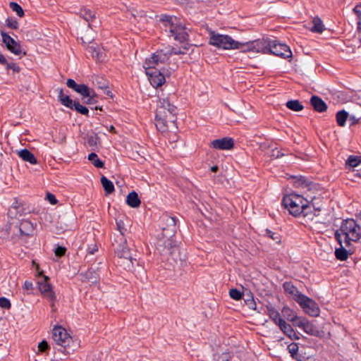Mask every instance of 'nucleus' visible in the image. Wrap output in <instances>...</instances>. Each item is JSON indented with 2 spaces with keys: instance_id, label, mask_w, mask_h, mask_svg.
Returning <instances> with one entry per match:
<instances>
[{
  "instance_id": "a211bd4d",
  "label": "nucleus",
  "mask_w": 361,
  "mask_h": 361,
  "mask_svg": "<svg viewBox=\"0 0 361 361\" xmlns=\"http://www.w3.org/2000/svg\"><path fill=\"white\" fill-rule=\"evenodd\" d=\"M295 326L300 328L305 333L311 336H318L319 333L317 328L305 317H301L296 323Z\"/></svg>"
},
{
  "instance_id": "e2e57ef3",
  "label": "nucleus",
  "mask_w": 361,
  "mask_h": 361,
  "mask_svg": "<svg viewBox=\"0 0 361 361\" xmlns=\"http://www.w3.org/2000/svg\"><path fill=\"white\" fill-rule=\"evenodd\" d=\"M297 185L301 186L302 188L307 186V185L305 183V181H302L301 180H299V181L297 183Z\"/></svg>"
},
{
  "instance_id": "5fc2aeb1",
  "label": "nucleus",
  "mask_w": 361,
  "mask_h": 361,
  "mask_svg": "<svg viewBox=\"0 0 361 361\" xmlns=\"http://www.w3.org/2000/svg\"><path fill=\"white\" fill-rule=\"evenodd\" d=\"M46 199L51 204H56L57 203V200L55 197L54 195L50 193V192H48L47 194V197Z\"/></svg>"
},
{
  "instance_id": "6ab92c4d",
  "label": "nucleus",
  "mask_w": 361,
  "mask_h": 361,
  "mask_svg": "<svg viewBox=\"0 0 361 361\" xmlns=\"http://www.w3.org/2000/svg\"><path fill=\"white\" fill-rule=\"evenodd\" d=\"M283 286L286 293L288 294L289 297L292 298L297 302H298L301 300L302 297L305 295L302 294L298 290V288L290 282H285Z\"/></svg>"
},
{
  "instance_id": "cd10ccee",
  "label": "nucleus",
  "mask_w": 361,
  "mask_h": 361,
  "mask_svg": "<svg viewBox=\"0 0 361 361\" xmlns=\"http://www.w3.org/2000/svg\"><path fill=\"white\" fill-rule=\"evenodd\" d=\"M81 94L82 100L87 104H92L97 102V95L95 92H79Z\"/></svg>"
},
{
  "instance_id": "0e129e2a",
  "label": "nucleus",
  "mask_w": 361,
  "mask_h": 361,
  "mask_svg": "<svg viewBox=\"0 0 361 361\" xmlns=\"http://www.w3.org/2000/svg\"><path fill=\"white\" fill-rule=\"evenodd\" d=\"M218 166H213L211 167V171L212 172H216L218 171Z\"/></svg>"
},
{
  "instance_id": "680f3d73",
  "label": "nucleus",
  "mask_w": 361,
  "mask_h": 361,
  "mask_svg": "<svg viewBox=\"0 0 361 361\" xmlns=\"http://www.w3.org/2000/svg\"><path fill=\"white\" fill-rule=\"evenodd\" d=\"M7 59H6V57L4 56V55H3L1 52H0V64L1 65H5V64H7Z\"/></svg>"
},
{
  "instance_id": "2f4dec72",
  "label": "nucleus",
  "mask_w": 361,
  "mask_h": 361,
  "mask_svg": "<svg viewBox=\"0 0 361 361\" xmlns=\"http://www.w3.org/2000/svg\"><path fill=\"white\" fill-rule=\"evenodd\" d=\"M345 246L344 244L343 245H341L340 248H336L335 250V255L336 257L341 261L346 260L348 259V255L351 254V252L348 251L345 249Z\"/></svg>"
},
{
  "instance_id": "ea45409f",
  "label": "nucleus",
  "mask_w": 361,
  "mask_h": 361,
  "mask_svg": "<svg viewBox=\"0 0 361 361\" xmlns=\"http://www.w3.org/2000/svg\"><path fill=\"white\" fill-rule=\"evenodd\" d=\"M9 6L13 12L16 13L18 17L22 18L24 16V11L18 4L16 2H11L9 4Z\"/></svg>"
},
{
  "instance_id": "72a5a7b5",
  "label": "nucleus",
  "mask_w": 361,
  "mask_h": 361,
  "mask_svg": "<svg viewBox=\"0 0 361 361\" xmlns=\"http://www.w3.org/2000/svg\"><path fill=\"white\" fill-rule=\"evenodd\" d=\"M348 113L345 110L339 111L336 114V119L337 124L340 127H343L345 125V122L348 118Z\"/></svg>"
},
{
  "instance_id": "de8ad7c7",
  "label": "nucleus",
  "mask_w": 361,
  "mask_h": 361,
  "mask_svg": "<svg viewBox=\"0 0 361 361\" xmlns=\"http://www.w3.org/2000/svg\"><path fill=\"white\" fill-rule=\"evenodd\" d=\"M229 295L232 299L235 300H240L242 297L241 293L238 290L234 288L230 290Z\"/></svg>"
},
{
  "instance_id": "f257e3e1",
  "label": "nucleus",
  "mask_w": 361,
  "mask_h": 361,
  "mask_svg": "<svg viewBox=\"0 0 361 361\" xmlns=\"http://www.w3.org/2000/svg\"><path fill=\"white\" fill-rule=\"evenodd\" d=\"M157 97L155 126L159 131L164 133L176 128V107L171 103L169 93L158 92Z\"/></svg>"
},
{
  "instance_id": "423d86ee",
  "label": "nucleus",
  "mask_w": 361,
  "mask_h": 361,
  "mask_svg": "<svg viewBox=\"0 0 361 361\" xmlns=\"http://www.w3.org/2000/svg\"><path fill=\"white\" fill-rule=\"evenodd\" d=\"M283 204L288 209L290 214L295 216H300L301 212L307 204V201L301 195L291 193L283 198Z\"/></svg>"
},
{
  "instance_id": "f3484780",
  "label": "nucleus",
  "mask_w": 361,
  "mask_h": 361,
  "mask_svg": "<svg viewBox=\"0 0 361 361\" xmlns=\"http://www.w3.org/2000/svg\"><path fill=\"white\" fill-rule=\"evenodd\" d=\"M77 13L87 23L90 29L93 30L98 26L94 23L96 20L95 13L90 9L85 7L80 8Z\"/></svg>"
},
{
  "instance_id": "f03ea898",
  "label": "nucleus",
  "mask_w": 361,
  "mask_h": 361,
  "mask_svg": "<svg viewBox=\"0 0 361 361\" xmlns=\"http://www.w3.org/2000/svg\"><path fill=\"white\" fill-rule=\"evenodd\" d=\"M161 29L169 37L184 43L188 41L189 30L174 16L161 15L159 19Z\"/></svg>"
},
{
  "instance_id": "e433bc0d",
  "label": "nucleus",
  "mask_w": 361,
  "mask_h": 361,
  "mask_svg": "<svg viewBox=\"0 0 361 361\" xmlns=\"http://www.w3.org/2000/svg\"><path fill=\"white\" fill-rule=\"evenodd\" d=\"M288 352L290 353V355L297 360L298 361H302V357L300 355H298V345L295 343H290L288 346Z\"/></svg>"
},
{
  "instance_id": "09e8293b",
  "label": "nucleus",
  "mask_w": 361,
  "mask_h": 361,
  "mask_svg": "<svg viewBox=\"0 0 361 361\" xmlns=\"http://www.w3.org/2000/svg\"><path fill=\"white\" fill-rule=\"evenodd\" d=\"M7 70H12L14 73H19L20 71V67L16 63H8L4 65Z\"/></svg>"
},
{
  "instance_id": "79ce46f5",
  "label": "nucleus",
  "mask_w": 361,
  "mask_h": 361,
  "mask_svg": "<svg viewBox=\"0 0 361 361\" xmlns=\"http://www.w3.org/2000/svg\"><path fill=\"white\" fill-rule=\"evenodd\" d=\"M353 11L357 17V31L361 32V4L356 5L353 8Z\"/></svg>"
},
{
  "instance_id": "2eb2a0df",
  "label": "nucleus",
  "mask_w": 361,
  "mask_h": 361,
  "mask_svg": "<svg viewBox=\"0 0 361 361\" xmlns=\"http://www.w3.org/2000/svg\"><path fill=\"white\" fill-rule=\"evenodd\" d=\"M145 71L149 83L154 88L157 89L165 82L164 74L157 68H149Z\"/></svg>"
},
{
  "instance_id": "9d476101",
  "label": "nucleus",
  "mask_w": 361,
  "mask_h": 361,
  "mask_svg": "<svg viewBox=\"0 0 361 361\" xmlns=\"http://www.w3.org/2000/svg\"><path fill=\"white\" fill-rule=\"evenodd\" d=\"M269 54L287 59L292 57V51L286 44L281 43L278 40L271 39Z\"/></svg>"
},
{
  "instance_id": "a878e982",
  "label": "nucleus",
  "mask_w": 361,
  "mask_h": 361,
  "mask_svg": "<svg viewBox=\"0 0 361 361\" xmlns=\"http://www.w3.org/2000/svg\"><path fill=\"white\" fill-rule=\"evenodd\" d=\"M92 82L97 89L105 90L110 87L109 82L103 76L94 77Z\"/></svg>"
},
{
  "instance_id": "9b49d317",
  "label": "nucleus",
  "mask_w": 361,
  "mask_h": 361,
  "mask_svg": "<svg viewBox=\"0 0 361 361\" xmlns=\"http://www.w3.org/2000/svg\"><path fill=\"white\" fill-rule=\"evenodd\" d=\"M52 338L56 345L66 348L71 343L72 338L67 331L62 326H55L52 331Z\"/></svg>"
},
{
  "instance_id": "f8f14e48",
  "label": "nucleus",
  "mask_w": 361,
  "mask_h": 361,
  "mask_svg": "<svg viewBox=\"0 0 361 361\" xmlns=\"http://www.w3.org/2000/svg\"><path fill=\"white\" fill-rule=\"evenodd\" d=\"M43 280L38 282L39 290L41 294L51 302L52 310H55L54 301L56 300V295L52 290L51 285L48 282L49 277L43 276Z\"/></svg>"
},
{
  "instance_id": "c03bdc74",
  "label": "nucleus",
  "mask_w": 361,
  "mask_h": 361,
  "mask_svg": "<svg viewBox=\"0 0 361 361\" xmlns=\"http://www.w3.org/2000/svg\"><path fill=\"white\" fill-rule=\"evenodd\" d=\"M73 109L82 115H87L89 112L88 109L85 106L80 105L77 102H74Z\"/></svg>"
},
{
  "instance_id": "58836bf2",
  "label": "nucleus",
  "mask_w": 361,
  "mask_h": 361,
  "mask_svg": "<svg viewBox=\"0 0 361 361\" xmlns=\"http://www.w3.org/2000/svg\"><path fill=\"white\" fill-rule=\"evenodd\" d=\"M88 160L97 168H103L104 166V162L99 159L97 154L92 152L88 155Z\"/></svg>"
},
{
  "instance_id": "7c9ffc66",
  "label": "nucleus",
  "mask_w": 361,
  "mask_h": 361,
  "mask_svg": "<svg viewBox=\"0 0 361 361\" xmlns=\"http://www.w3.org/2000/svg\"><path fill=\"white\" fill-rule=\"evenodd\" d=\"M58 99L65 106H66L71 109H73V104H74L75 102H73L69 97V96L64 94L63 92H59V95H58Z\"/></svg>"
},
{
  "instance_id": "8fccbe9b",
  "label": "nucleus",
  "mask_w": 361,
  "mask_h": 361,
  "mask_svg": "<svg viewBox=\"0 0 361 361\" xmlns=\"http://www.w3.org/2000/svg\"><path fill=\"white\" fill-rule=\"evenodd\" d=\"M267 234L268 237L271 238L276 243H280L281 237L278 233L272 232L271 231H267Z\"/></svg>"
},
{
  "instance_id": "3c124183",
  "label": "nucleus",
  "mask_w": 361,
  "mask_h": 361,
  "mask_svg": "<svg viewBox=\"0 0 361 361\" xmlns=\"http://www.w3.org/2000/svg\"><path fill=\"white\" fill-rule=\"evenodd\" d=\"M11 302L9 300L6 298H0V307L5 309H9L11 307Z\"/></svg>"
},
{
  "instance_id": "6e6552de",
  "label": "nucleus",
  "mask_w": 361,
  "mask_h": 361,
  "mask_svg": "<svg viewBox=\"0 0 361 361\" xmlns=\"http://www.w3.org/2000/svg\"><path fill=\"white\" fill-rule=\"evenodd\" d=\"M271 39L262 38L254 41H249L241 44V51L243 52L269 54Z\"/></svg>"
},
{
  "instance_id": "c9c22d12",
  "label": "nucleus",
  "mask_w": 361,
  "mask_h": 361,
  "mask_svg": "<svg viewBox=\"0 0 361 361\" xmlns=\"http://www.w3.org/2000/svg\"><path fill=\"white\" fill-rule=\"evenodd\" d=\"M101 183L104 188V190L107 194H111L114 191V186L113 183L106 177L102 176L101 178Z\"/></svg>"
},
{
  "instance_id": "a19ab883",
  "label": "nucleus",
  "mask_w": 361,
  "mask_h": 361,
  "mask_svg": "<svg viewBox=\"0 0 361 361\" xmlns=\"http://www.w3.org/2000/svg\"><path fill=\"white\" fill-rule=\"evenodd\" d=\"M116 226L117 230L119 231L120 234L117 235L116 240H120V236L122 235L123 238H125V233L126 232L127 229L126 228V225L122 220L116 221Z\"/></svg>"
},
{
  "instance_id": "20e7f679",
  "label": "nucleus",
  "mask_w": 361,
  "mask_h": 361,
  "mask_svg": "<svg viewBox=\"0 0 361 361\" xmlns=\"http://www.w3.org/2000/svg\"><path fill=\"white\" fill-rule=\"evenodd\" d=\"M162 238L159 240V246H164L163 251L166 250L170 253V250L174 246L173 237L176 233V219L174 217L164 216L161 219Z\"/></svg>"
},
{
  "instance_id": "774afa93",
  "label": "nucleus",
  "mask_w": 361,
  "mask_h": 361,
  "mask_svg": "<svg viewBox=\"0 0 361 361\" xmlns=\"http://www.w3.org/2000/svg\"><path fill=\"white\" fill-rule=\"evenodd\" d=\"M360 44H361V38L360 39Z\"/></svg>"
},
{
  "instance_id": "1a4fd4ad",
  "label": "nucleus",
  "mask_w": 361,
  "mask_h": 361,
  "mask_svg": "<svg viewBox=\"0 0 361 361\" xmlns=\"http://www.w3.org/2000/svg\"><path fill=\"white\" fill-rule=\"evenodd\" d=\"M168 51L165 48L157 50L145 59L142 64L143 68H157L159 65L166 63L169 59Z\"/></svg>"
},
{
  "instance_id": "4c0bfd02",
  "label": "nucleus",
  "mask_w": 361,
  "mask_h": 361,
  "mask_svg": "<svg viewBox=\"0 0 361 361\" xmlns=\"http://www.w3.org/2000/svg\"><path fill=\"white\" fill-rule=\"evenodd\" d=\"M312 23H313V25L310 29L311 31H312L313 32H317V33H322L324 31V25L320 18H314Z\"/></svg>"
},
{
  "instance_id": "6e6d98bb",
  "label": "nucleus",
  "mask_w": 361,
  "mask_h": 361,
  "mask_svg": "<svg viewBox=\"0 0 361 361\" xmlns=\"http://www.w3.org/2000/svg\"><path fill=\"white\" fill-rule=\"evenodd\" d=\"M245 302L250 309L256 310V303L254 301V299L252 297H251L250 299L247 300Z\"/></svg>"
},
{
  "instance_id": "412c9836",
  "label": "nucleus",
  "mask_w": 361,
  "mask_h": 361,
  "mask_svg": "<svg viewBox=\"0 0 361 361\" xmlns=\"http://www.w3.org/2000/svg\"><path fill=\"white\" fill-rule=\"evenodd\" d=\"M310 104L314 110L319 113L325 112L327 110V105L320 97L314 95L310 99Z\"/></svg>"
},
{
  "instance_id": "473e14b6",
  "label": "nucleus",
  "mask_w": 361,
  "mask_h": 361,
  "mask_svg": "<svg viewBox=\"0 0 361 361\" xmlns=\"http://www.w3.org/2000/svg\"><path fill=\"white\" fill-rule=\"evenodd\" d=\"M286 106L290 110L293 111H300L304 109L302 103L298 99L289 100L286 103Z\"/></svg>"
},
{
  "instance_id": "5701e85b",
  "label": "nucleus",
  "mask_w": 361,
  "mask_h": 361,
  "mask_svg": "<svg viewBox=\"0 0 361 361\" xmlns=\"http://www.w3.org/2000/svg\"><path fill=\"white\" fill-rule=\"evenodd\" d=\"M18 155L26 162L31 164H37V160L35 155L27 149H23L17 152Z\"/></svg>"
},
{
  "instance_id": "13d9d810",
  "label": "nucleus",
  "mask_w": 361,
  "mask_h": 361,
  "mask_svg": "<svg viewBox=\"0 0 361 361\" xmlns=\"http://www.w3.org/2000/svg\"><path fill=\"white\" fill-rule=\"evenodd\" d=\"M92 275H93V273L90 271H89L86 273V277H87V279H88V281L92 283H94V282H96L97 277V276H92Z\"/></svg>"
},
{
  "instance_id": "c756f323",
  "label": "nucleus",
  "mask_w": 361,
  "mask_h": 361,
  "mask_svg": "<svg viewBox=\"0 0 361 361\" xmlns=\"http://www.w3.org/2000/svg\"><path fill=\"white\" fill-rule=\"evenodd\" d=\"M268 314L272 321L276 324L279 325L284 319L281 318L279 312L272 307H268Z\"/></svg>"
},
{
  "instance_id": "4d7b16f0",
  "label": "nucleus",
  "mask_w": 361,
  "mask_h": 361,
  "mask_svg": "<svg viewBox=\"0 0 361 361\" xmlns=\"http://www.w3.org/2000/svg\"><path fill=\"white\" fill-rule=\"evenodd\" d=\"M348 119H349V122H350V126H353V125H355V124H357L360 121V118H357L354 115H352V116H348Z\"/></svg>"
},
{
  "instance_id": "4be33fe9",
  "label": "nucleus",
  "mask_w": 361,
  "mask_h": 361,
  "mask_svg": "<svg viewBox=\"0 0 361 361\" xmlns=\"http://www.w3.org/2000/svg\"><path fill=\"white\" fill-rule=\"evenodd\" d=\"M319 214V211L312 209L311 206L308 204H306L302 212H301V215L305 219V222L307 223L309 221H312Z\"/></svg>"
},
{
  "instance_id": "338daca9",
  "label": "nucleus",
  "mask_w": 361,
  "mask_h": 361,
  "mask_svg": "<svg viewBox=\"0 0 361 361\" xmlns=\"http://www.w3.org/2000/svg\"><path fill=\"white\" fill-rule=\"evenodd\" d=\"M96 250H97L96 249H92V250L89 249V253L93 255Z\"/></svg>"
},
{
  "instance_id": "aec40b11",
  "label": "nucleus",
  "mask_w": 361,
  "mask_h": 361,
  "mask_svg": "<svg viewBox=\"0 0 361 361\" xmlns=\"http://www.w3.org/2000/svg\"><path fill=\"white\" fill-rule=\"evenodd\" d=\"M35 231L34 224L28 220L23 219L20 222L19 231L21 236H30Z\"/></svg>"
},
{
  "instance_id": "49530a36",
  "label": "nucleus",
  "mask_w": 361,
  "mask_h": 361,
  "mask_svg": "<svg viewBox=\"0 0 361 361\" xmlns=\"http://www.w3.org/2000/svg\"><path fill=\"white\" fill-rule=\"evenodd\" d=\"M6 25L11 29L16 30L18 28V23L15 18H8L6 20Z\"/></svg>"
},
{
  "instance_id": "69168bd1",
  "label": "nucleus",
  "mask_w": 361,
  "mask_h": 361,
  "mask_svg": "<svg viewBox=\"0 0 361 361\" xmlns=\"http://www.w3.org/2000/svg\"><path fill=\"white\" fill-rule=\"evenodd\" d=\"M109 131L111 133H116L115 128L113 126H111L109 128Z\"/></svg>"
},
{
  "instance_id": "37998d69",
  "label": "nucleus",
  "mask_w": 361,
  "mask_h": 361,
  "mask_svg": "<svg viewBox=\"0 0 361 361\" xmlns=\"http://www.w3.org/2000/svg\"><path fill=\"white\" fill-rule=\"evenodd\" d=\"M90 51L92 53V56L93 58H94L97 60H99V61L104 60V58L103 56L102 52L100 51L99 49H97L95 47H90Z\"/></svg>"
},
{
  "instance_id": "4468645a",
  "label": "nucleus",
  "mask_w": 361,
  "mask_h": 361,
  "mask_svg": "<svg viewBox=\"0 0 361 361\" xmlns=\"http://www.w3.org/2000/svg\"><path fill=\"white\" fill-rule=\"evenodd\" d=\"M303 309L305 313L311 317H317L320 310L318 305L311 298L306 295L302 297L301 300L298 302Z\"/></svg>"
},
{
  "instance_id": "603ef678",
  "label": "nucleus",
  "mask_w": 361,
  "mask_h": 361,
  "mask_svg": "<svg viewBox=\"0 0 361 361\" xmlns=\"http://www.w3.org/2000/svg\"><path fill=\"white\" fill-rule=\"evenodd\" d=\"M66 250V249L64 247L58 246L55 249L54 253L57 257H62L65 255Z\"/></svg>"
},
{
  "instance_id": "39448f33",
  "label": "nucleus",
  "mask_w": 361,
  "mask_h": 361,
  "mask_svg": "<svg viewBox=\"0 0 361 361\" xmlns=\"http://www.w3.org/2000/svg\"><path fill=\"white\" fill-rule=\"evenodd\" d=\"M116 247L115 254L121 259V265L125 269L130 270L133 267L136 259L131 255L130 249L127 246V240L123 236H120V240H115Z\"/></svg>"
},
{
  "instance_id": "dca6fc26",
  "label": "nucleus",
  "mask_w": 361,
  "mask_h": 361,
  "mask_svg": "<svg viewBox=\"0 0 361 361\" xmlns=\"http://www.w3.org/2000/svg\"><path fill=\"white\" fill-rule=\"evenodd\" d=\"M210 146L216 149L230 150L233 148L234 141L231 137H225L213 140Z\"/></svg>"
},
{
  "instance_id": "ddd939ff",
  "label": "nucleus",
  "mask_w": 361,
  "mask_h": 361,
  "mask_svg": "<svg viewBox=\"0 0 361 361\" xmlns=\"http://www.w3.org/2000/svg\"><path fill=\"white\" fill-rule=\"evenodd\" d=\"M2 42L6 45L7 49L16 56L25 55V52H23L20 43L12 38L5 32H1Z\"/></svg>"
},
{
  "instance_id": "a18cd8bd",
  "label": "nucleus",
  "mask_w": 361,
  "mask_h": 361,
  "mask_svg": "<svg viewBox=\"0 0 361 361\" xmlns=\"http://www.w3.org/2000/svg\"><path fill=\"white\" fill-rule=\"evenodd\" d=\"M360 163V160L357 157L350 156L346 161V164L349 165L351 167H355L358 166Z\"/></svg>"
},
{
  "instance_id": "bf43d9fd",
  "label": "nucleus",
  "mask_w": 361,
  "mask_h": 361,
  "mask_svg": "<svg viewBox=\"0 0 361 361\" xmlns=\"http://www.w3.org/2000/svg\"><path fill=\"white\" fill-rule=\"evenodd\" d=\"M32 288H33V285L31 281H26L24 283L23 288L25 290H32Z\"/></svg>"
},
{
  "instance_id": "f704fd0d",
  "label": "nucleus",
  "mask_w": 361,
  "mask_h": 361,
  "mask_svg": "<svg viewBox=\"0 0 361 361\" xmlns=\"http://www.w3.org/2000/svg\"><path fill=\"white\" fill-rule=\"evenodd\" d=\"M67 87L73 90H90L87 85L85 84H77L73 79H68L66 82Z\"/></svg>"
},
{
  "instance_id": "864d4df0",
  "label": "nucleus",
  "mask_w": 361,
  "mask_h": 361,
  "mask_svg": "<svg viewBox=\"0 0 361 361\" xmlns=\"http://www.w3.org/2000/svg\"><path fill=\"white\" fill-rule=\"evenodd\" d=\"M39 350L44 352L49 348V345L46 341H41L38 345Z\"/></svg>"
},
{
  "instance_id": "c85d7f7f",
  "label": "nucleus",
  "mask_w": 361,
  "mask_h": 361,
  "mask_svg": "<svg viewBox=\"0 0 361 361\" xmlns=\"http://www.w3.org/2000/svg\"><path fill=\"white\" fill-rule=\"evenodd\" d=\"M166 50H168V56L170 58L172 54L180 55L185 54L187 51L188 50V47L186 46H183L181 47L177 48L172 46H167L164 47Z\"/></svg>"
},
{
  "instance_id": "393cba45",
  "label": "nucleus",
  "mask_w": 361,
  "mask_h": 361,
  "mask_svg": "<svg viewBox=\"0 0 361 361\" xmlns=\"http://www.w3.org/2000/svg\"><path fill=\"white\" fill-rule=\"evenodd\" d=\"M126 203L128 205L133 208H137L140 207L141 202L138 197L137 193L135 191L130 192L127 195Z\"/></svg>"
},
{
  "instance_id": "052dcab7",
  "label": "nucleus",
  "mask_w": 361,
  "mask_h": 361,
  "mask_svg": "<svg viewBox=\"0 0 361 361\" xmlns=\"http://www.w3.org/2000/svg\"><path fill=\"white\" fill-rule=\"evenodd\" d=\"M87 142L90 146L97 145V139L92 136H90L87 139Z\"/></svg>"
},
{
  "instance_id": "b1692460",
  "label": "nucleus",
  "mask_w": 361,
  "mask_h": 361,
  "mask_svg": "<svg viewBox=\"0 0 361 361\" xmlns=\"http://www.w3.org/2000/svg\"><path fill=\"white\" fill-rule=\"evenodd\" d=\"M283 316L295 326L296 323L300 320L301 317H298L296 313L290 308L285 307L282 310Z\"/></svg>"
},
{
  "instance_id": "0eeeda50",
  "label": "nucleus",
  "mask_w": 361,
  "mask_h": 361,
  "mask_svg": "<svg viewBox=\"0 0 361 361\" xmlns=\"http://www.w3.org/2000/svg\"><path fill=\"white\" fill-rule=\"evenodd\" d=\"M209 44L223 49L241 50L242 42L234 40L231 36L212 33L209 38Z\"/></svg>"
},
{
  "instance_id": "bb28decb",
  "label": "nucleus",
  "mask_w": 361,
  "mask_h": 361,
  "mask_svg": "<svg viewBox=\"0 0 361 361\" xmlns=\"http://www.w3.org/2000/svg\"><path fill=\"white\" fill-rule=\"evenodd\" d=\"M279 326L280 329L290 338L298 339V337L292 326L289 324L286 323L285 320H283Z\"/></svg>"
},
{
  "instance_id": "7ed1b4c3",
  "label": "nucleus",
  "mask_w": 361,
  "mask_h": 361,
  "mask_svg": "<svg viewBox=\"0 0 361 361\" xmlns=\"http://www.w3.org/2000/svg\"><path fill=\"white\" fill-rule=\"evenodd\" d=\"M335 237L341 245L350 247L352 242H357L361 238V227L353 219L343 220L335 232Z\"/></svg>"
}]
</instances>
